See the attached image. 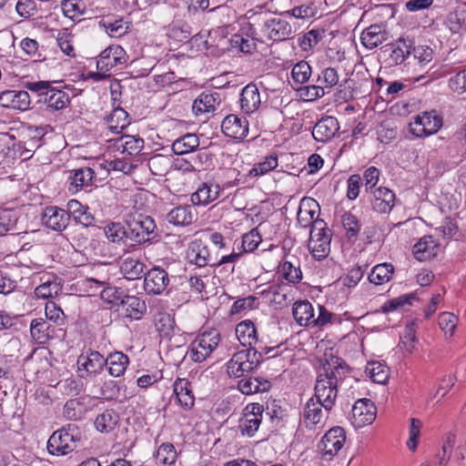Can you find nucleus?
<instances>
[{
    "mask_svg": "<svg viewBox=\"0 0 466 466\" xmlns=\"http://www.w3.org/2000/svg\"><path fill=\"white\" fill-rule=\"evenodd\" d=\"M339 125L336 117L325 116L319 120L313 127L312 136L319 142H328L339 131Z\"/></svg>",
    "mask_w": 466,
    "mask_h": 466,
    "instance_id": "nucleus-20",
    "label": "nucleus"
},
{
    "mask_svg": "<svg viewBox=\"0 0 466 466\" xmlns=\"http://www.w3.org/2000/svg\"><path fill=\"white\" fill-rule=\"evenodd\" d=\"M370 193L372 194L371 206L376 212L386 214L394 207L395 194L390 188L380 187Z\"/></svg>",
    "mask_w": 466,
    "mask_h": 466,
    "instance_id": "nucleus-19",
    "label": "nucleus"
},
{
    "mask_svg": "<svg viewBox=\"0 0 466 466\" xmlns=\"http://www.w3.org/2000/svg\"><path fill=\"white\" fill-rule=\"evenodd\" d=\"M61 291L60 283L54 280H47L35 289V295L38 299H49L57 296Z\"/></svg>",
    "mask_w": 466,
    "mask_h": 466,
    "instance_id": "nucleus-50",
    "label": "nucleus"
},
{
    "mask_svg": "<svg viewBox=\"0 0 466 466\" xmlns=\"http://www.w3.org/2000/svg\"><path fill=\"white\" fill-rule=\"evenodd\" d=\"M261 240L262 238L257 228H253L249 232L244 234V236L242 237V247L244 248V251H253L258 247Z\"/></svg>",
    "mask_w": 466,
    "mask_h": 466,
    "instance_id": "nucleus-60",
    "label": "nucleus"
},
{
    "mask_svg": "<svg viewBox=\"0 0 466 466\" xmlns=\"http://www.w3.org/2000/svg\"><path fill=\"white\" fill-rule=\"evenodd\" d=\"M366 372L373 382L380 384L385 383L390 377L389 368L377 361L370 362L366 368Z\"/></svg>",
    "mask_w": 466,
    "mask_h": 466,
    "instance_id": "nucleus-46",
    "label": "nucleus"
},
{
    "mask_svg": "<svg viewBox=\"0 0 466 466\" xmlns=\"http://www.w3.org/2000/svg\"><path fill=\"white\" fill-rule=\"evenodd\" d=\"M198 146L199 139L198 136L187 133L173 142L172 150L176 155H184L194 151Z\"/></svg>",
    "mask_w": 466,
    "mask_h": 466,
    "instance_id": "nucleus-42",
    "label": "nucleus"
},
{
    "mask_svg": "<svg viewBox=\"0 0 466 466\" xmlns=\"http://www.w3.org/2000/svg\"><path fill=\"white\" fill-rule=\"evenodd\" d=\"M157 461L161 464H172L177 458V451L171 443H163L159 446L156 454Z\"/></svg>",
    "mask_w": 466,
    "mask_h": 466,
    "instance_id": "nucleus-55",
    "label": "nucleus"
},
{
    "mask_svg": "<svg viewBox=\"0 0 466 466\" xmlns=\"http://www.w3.org/2000/svg\"><path fill=\"white\" fill-rule=\"evenodd\" d=\"M123 314L131 319H140L147 312L145 300L136 296H127L121 301Z\"/></svg>",
    "mask_w": 466,
    "mask_h": 466,
    "instance_id": "nucleus-27",
    "label": "nucleus"
},
{
    "mask_svg": "<svg viewBox=\"0 0 466 466\" xmlns=\"http://www.w3.org/2000/svg\"><path fill=\"white\" fill-rule=\"evenodd\" d=\"M71 173L73 175L69 177V190L72 193H76L79 190H89L88 188L92 187L95 175V172L92 168L83 167L73 170Z\"/></svg>",
    "mask_w": 466,
    "mask_h": 466,
    "instance_id": "nucleus-25",
    "label": "nucleus"
},
{
    "mask_svg": "<svg viewBox=\"0 0 466 466\" xmlns=\"http://www.w3.org/2000/svg\"><path fill=\"white\" fill-rule=\"evenodd\" d=\"M129 124L128 114L121 107L115 108L106 117L107 129L112 134H120Z\"/></svg>",
    "mask_w": 466,
    "mask_h": 466,
    "instance_id": "nucleus-40",
    "label": "nucleus"
},
{
    "mask_svg": "<svg viewBox=\"0 0 466 466\" xmlns=\"http://www.w3.org/2000/svg\"><path fill=\"white\" fill-rule=\"evenodd\" d=\"M450 89L458 94L466 92V69L458 72L448 81Z\"/></svg>",
    "mask_w": 466,
    "mask_h": 466,
    "instance_id": "nucleus-63",
    "label": "nucleus"
},
{
    "mask_svg": "<svg viewBox=\"0 0 466 466\" xmlns=\"http://www.w3.org/2000/svg\"><path fill=\"white\" fill-rule=\"evenodd\" d=\"M113 141V147L122 154L128 156H137L144 147V140L135 136H121L116 138H110Z\"/></svg>",
    "mask_w": 466,
    "mask_h": 466,
    "instance_id": "nucleus-24",
    "label": "nucleus"
},
{
    "mask_svg": "<svg viewBox=\"0 0 466 466\" xmlns=\"http://www.w3.org/2000/svg\"><path fill=\"white\" fill-rule=\"evenodd\" d=\"M175 321L173 318L166 312L158 313L156 319V329L162 337H169L173 333Z\"/></svg>",
    "mask_w": 466,
    "mask_h": 466,
    "instance_id": "nucleus-47",
    "label": "nucleus"
},
{
    "mask_svg": "<svg viewBox=\"0 0 466 466\" xmlns=\"http://www.w3.org/2000/svg\"><path fill=\"white\" fill-rule=\"evenodd\" d=\"M278 167V157L276 156H269L264 161L259 162L248 171L249 177H260L268 172L275 169Z\"/></svg>",
    "mask_w": 466,
    "mask_h": 466,
    "instance_id": "nucleus-51",
    "label": "nucleus"
},
{
    "mask_svg": "<svg viewBox=\"0 0 466 466\" xmlns=\"http://www.w3.org/2000/svg\"><path fill=\"white\" fill-rule=\"evenodd\" d=\"M131 23L123 17L114 15L104 16L99 21V27L103 28L110 37H120L130 30Z\"/></svg>",
    "mask_w": 466,
    "mask_h": 466,
    "instance_id": "nucleus-22",
    "label": "nucleus"
},
{
    "mask_svg": "<svg viewBox=\"0 0 466 466\" xmlns=\"http://www.w3.org/2000/svg\"><path fill=\"white\" fill-rule=\"evenodd\" d=\"M78 364L89 374H99L106 365V360L98 351H91L86 357L81 356Z\"/></svg>",
    "mask_w": 466,
    "mask_h": 466,
    "instance_id": "nucleus-38",
    "label": "nucleus"
},
{
    "mask_svg": "<svg viewBox=\"0 0 466 466\" xmlns=\"http://www.w3.org/2000/svg\"><path fill=\"white\" fill-rule=\"evenodd\" d=\"M330 234L324 220H318L312 225L308 248L312 256L320 260L329 254Z\"/></svg>",
    "mask_w": 466,
    "mask_h": 466,
    "instance_id": "nucleus-6",
    "label": "nucleus"
},
{
    "mask_svg": "<svg viewBox=\"0 0 466 466\" xmlns=\"http://www.w3.org/2000/svg\"><path fill=\"white\" fill-rule=\"evenodd\" d=\"M287 13L295 18L308 19L313 17L316 15L317 8L312 2H308L301 5L293 7Z\"/></svg>",
    "mask_w": 466,
    "mask_h": 466,
    "instance_id": "nucleus-57",
    "label": "nucleus"
},
{
    "mask_svg": "<svg viewBox=\"0 0 466 466\" xmlns=\"http://www.w3.org/2000/svg\"><path fill=\"white\" fill-rule=\"evenodd\" d=\"M127 62L126 51L120 46H109L98 56L96 61L97 70L110 71L118 65Z\"/></svg>",
    "mask_w": 466,
    "mask_h": 466,
    "instance_id": "nucleus-14",
    "label": "nucleus"
},
{
    "mask_svg": "<svg viewBox=\"0 0 466 466\" xmlns=\"http://www.w3.org/2000/svg\"><path fill=\"white\" fill-rule=\"evenodd\" d=\"M339 79V76L337 69L327 67L319 75L317 82L329 93L331 88L338 85Z\"/></svg>",
    "mask_w": 466,
    "mask_h": 466,
    "instance_id": "nucleus-49",
    "label": "nucleus"
},
{
    "mask_svg": "<svg viewBox=\"0 0 466 466\" xmlns=\"http://www.w3.org/2000/svg\"><path fill=\"white\" fill-rule=\"evenodd\" d=\"M236 335L240 344L248 348H256L258 343L257 329L251 320H244L236 327Z\"/></svg>",
    "mask_w": 466,
    "mask_h": 466,
    "instance_id": "nucleus-31",
    "label": "nucleus"
},
{
    "mask_svg": "<svg viewBox=\"0 0 466 466\" xmlns=\"http://www.w3.org/2000/svg\"><path fill=\"white\" fill-rule=\"evenodd\" d=\"M392 273L393 266L391 264H379L372 268L369 275V280L375 285H381L390 279Z\"/></svg>",
    "mask_w": 466,
    "mask_h": 466,
    "instance_id": "nucleus-45",
    "label": "nucleus"
},
{
    "mask_svg": "<svg viewBox=\"0 0 466 466\" xmlns=\"http://www.w3.org/2000/svg\"><path fill=\"white\" fill-rule=\"evenodd\" d=\"M351 413L352 425L355 428H362L374 421L377 409L370 400L360 399L354 403Z\"/></svg>",
    "mask_w": 466,
    "mask_h": 466,
    "instance_id": "nucleus-10",
    "label": "nucleus"
},
{
    "mask_svg": "<svg viewBox=\"0 0 466 466\" xmlns=\"http://www.w3.org/2000/svg\"><path fill=\"white\" fill-rule=\"evenodd\" d=\"M271 387L270 381L258 377L244 378L238 381V390L246 395L268 391Z\"/></svg>",
    "mask_w": 466,
    "mask_h": 466,
    "instance_id": "nucleus-35",
    "label": "nucleus"
},
{
    "mask_svg": "<svg viewBox=\"0 0 466 466\" xmlns=\"http://www.w3.org/2000/svg\"><path fill=\"white\" fill-rule=\"evenodd\" d=\"M47 329L48 324L46 321L43 319L32 320L30 325V333L32 338L39 344L45 343L48 339V334L46 333Z\"/></svg>",
    "mask_w": 466,
    "mask_h": 466,
    "instance_id": "nucleus-54",
    "label": "nucleus"
},
{
    "mask_svg": "<svg viewBox=\"0 0 466 466\" xmlns=\"http://www.w3.org/2000/svg\"><path fill=\"white\" fill-rule=\"evenodd\" d=\"M440 246L432 236H424L414 244L412 253L417 260L426 261L438 255Z\"/></svg>",
    "mask_w": 466,
    "mask_h": 466,
    "instance_id": "nucleus-21",
    "label": "nucleus"
},
{
    "mask_svg": "<svg viewBox=\"0 0 466 466\" xmlns=\"http://www.w3.org/2000/svg\"><path fill=\"white\" fill-rule=\"evenodd\" d=\"M106 360L108 373L116 378L123 376L129 364L128 357L121 351L110 353Z\"/></svg>",
    "mask_w": 466,
    "mask_h": 466,
    "instance_id": "nucleus-34",
    "label": "nucleus"
},
{
    "mask_svg": "<svg viewBox=\"0 0 466 466\" xmlns=\"http://www.w3.org/2000/svg\"><path fill=\"white\" fill-rule=\"evenodd\" d=\"M24 86L36 94L38 101L43 102L49 111H57L66 108L70 103V97L66 92L54 86L50 81H27Z\"/></svg>",
    "mask_w": 466,
    "mask_h": 466,
    "instance_id": "nucleus-2",
    "label": "nucleus"
},
{
    "mask_svg": "<svg viewBox=\"0 0 466 466\" xmlns=\"http://www.w3.org/2000/svg\"><path fill=\"white\" fill-rule=\"evenodd\" d=\"M457 322V317L451 312H442L439 315L440 328L445 332L446 335H453Z\"/></svg>",
    "mask_w": 466,
    "mask_h": 466,
    "instance_id": "nucleus-59",
    "label": "nucleus"
},
{
    "mask_svg": "<svg viewBox=\"0 0 466 466\" xmlns=\"http://www.w3.org/2000/svg\"><path fill=\"white\" fill-rule=\"evenodd\" d=\"M69 221V213L63 208L54 206L46 208L42 215L43 224L46 228L58 232L66 229Z\"/></svg>",
    "mask_w": 466,
    "mask_h": 466,
    "instance_id": "nucleus-15",
    "label": "nucleus"
},
{
    "mask_svg": "<svg viewBox=\"0 0 466 466\" xmlns=\"http://www.w3.org/2000/svg\"><path fill=\"white\" fill-rule=\"evenodd\" d=\"M311 75V67L306 61L297 63L292 70L291 76L296 84L302 85L306 83Z\"/></svg>",
    "mask_w": 466,
    "mask_h": 466,
    "instance_id": "nucleus-53",
    "label": "nucleus"
},
{
    "mask_svg": "<svg viewBox=\"0 0 466 466\" xmlns=\"http://www.w3.org/2000/svg\"><path fill=\"white\" fill-rule=\"evenodd\" d=\"M342 226L346 230L348 238H356L360 231V225L357 218L351 213H345L342 216Z\"/></svg>",
    "mask_w": 466,
    "mask_h": 466,
    "instance_id": "nucleus-56",
    "label": "nucleus"
},
{
    "mask_svg": "<svg viewBox=\"0 0 466 466\" xmlns=\"http://www.w3.org/2000/svg\"><path fill=\"white\" fill-rule=\"evenodd\" d=\"M79 441L77 427L68 424L50 436L47 441V451L52 455H66L76 449V442Z\"/></svg>",
    "mask_w": 466,
    "mask_h": 466,
    "instance_id": "nucleus-4",
    "label": "nucleus"
},
{
    "mask_svg": "<svg viewBox=\"0 0 466 466\" xmlns=\"http://www.w3.org/2000/svg\"><path fill=\"white\" fill-rule=\"evenodd\" d=\"M0 106L25 111L29 108L30 96L25 90H5L0 93Z\"/></svg>",
    "mask_w": 466,
    "mask_h": 466,
    "instance_id": "nucleus-18",
    "label": "nucleus"
},
{
    "mask_svg": "<svg viewBox=\"0 0 466 466\" xmlns=\"http://www.w3.org/2000/svg\"><path fill=\"white\" fill-rule=\"evenodd\" d=\"M314 308L308 300L296 301L292 307V314L296 322L302 327L311 326Z\"/></svg>",
    "mask_w": 466,
    "mask_h": 466,
    "instance_id": "nucleus-33",
    "label": "nucleus"
},
{
    "mask_svg": "<svg viewBox=\"0 0 466 466\" xmlns=\"http://www.w3.org/2000/svg\"><path fill=\"white\" fill-rule=\"evenodd\" d=\"M219 103L220 97L218 93L203 92L195 99L192 110L197 116L199 114L210 113L216 109Z\"/></svg>",
    "mask_w": 466,
    "mask_h": 466,
    "instance_id": "nucleus-29",
    "label": "nucleus"
},
{
    "mask_svg": "<svg viewBox=\"0 0 466 466\" xmlns=\"http://www.w3.org/2000/svg\"><path fill=\"white\" fill-rule=\"evenodd\" d=\"M220 193V187L218 184H201L198 189L191 195L193 205L207 206L216 200Z\"/></svg>",
    "mask_w": 466,
    "mask_h": 466,
    "instance_id": "nucleus-28",
    "label": "nucleus"
},
{
    "mask_svg": "<svg viewBox=\"0 0 466 466\" xmlns=\"http://www.w3.org/2000/svg\"><path fill=\"white\" fill-rule=\"evenodd\" d=\"M15 9L21 17L29 18L37 12V0H18Z\"/></svg>",
    "mask_w": 466,
    "mask_h": 466,
    "instance_id": "nucleus-61",
    "label": "nucleus"
},
{
    "mask_svg": "<svg viewBox=\"0 0 466 466\" xmlns=\"http://www.w3.org/2000/svg\"><path fill=\"white\" fill-rule=\"evenodd\" d=\"M195 217L196 214L193 212L192 208L188 205H186L172 208L167 214L166 218L168 223L174 226L186 227L193 222Z\"/></svg>",
    "mask_w": 466,
    "mask_h": 466,
    "instance_id": "nucleus-30",
    "label": "nucleus"
},
{
    "mask_svg": "<svg viewBox=\"0 0 466 466\" xmlns=\"http://www.w3.org/2000/svg\"><path fill=\"white\" fill-rule=\"evenodd\" d=\"M231 43L233 47H238L241 52L246 54L252 53L257 47L253 38L241 35H234Z\"/></svg>",
    "mask_w": 466,
    "mask_h": 466,
    "instance_id": "nucleus-62",
    "label": "nucleus"
},
{
    "mask_svg": "<svg viewBox=\"0 0 466 466\" xmlns=\"http://www.w3.org/2000/svg\"><path fill=\"white\" fill-rule=\"evenodd\" d=\"M350 368L341 358L326 352L321 360V369L315 383L314 399L322 403L323 409L329 413L333 408L338 388L350 377Z\"/></svg>",
    "mask_w": 466,
    "mask_h": 466,
    "instance_id": "nucleus-1",
    "label": "nucleus"
},
{
    "mask_svg": "<svg viewBox=\"0 0 466 466\" xmlns=\"http://www.w3.org/2000/svg\"><path fill=\"white\" fill-rule=\"evenodd\" d=\"M388 33L383 25L374 24L365 28L360 35L361 44L368 49H373L387 41Z\"/></svg>",
    "mask_w": 466,
    "mask_h": 466,
    "instance_id": "nucleus-23",
    "label": "nucleus"
},
{
    "mask_svg": "<svg viewBox=\"0 0 466 466\" xmlns=\"http://www.w3.org/2000/svg\"><path fill=\"white\" fill-rule=\"evenodd\" d=\"M222 132L234 139H243L248 134V122L237 115L227 116L221 123Z\"/></svg>",
    "mask_w": 466,
    "mask_h": 466,
    "instance_id": "nucleus-17",
    "label": "nucleus"
},
{
    "mask_svg": "<svg viewBox=\"0 0 466 466\" xmlns=\"http://www.w3.org/2000/svg\"><path fill=\"white\" fill-rule=\"evenodd\" d=\"M219 341L220 334L217 330L203 332L190 343L187 354L192 361L200 363L210 356Z\"/></svg>",
    "mask_w": 466,
    "mask_h": 466,
    "instance_id": "nucleus-5",
    "label": "nucleus"
},
{
    "mask_svg": "<svg viewBox=\"0 0 466 466\" xmlns=\"http://www.w3.org/2000/svg\"><path fill=\"white\" fill-rule=\"evenodd\" d=\"M292 32L291 25L279 17L265 21L261 27L262 36L273 41L286 40L291 35Z\"/></svg>",
    "mask_w": 466,
    "mask_h": 466,
    "instance_id": "nucleus-11",
    "label": "nucleus"
},
{
    "mask_svg": "<svg viewBox=\"0 0 466 466\" xmlns=\"http://www.w3.org/2000/svg\"><path fill=\"white\" fill-rule=\"evenodd\" d=\"M323 37V31L312 29L306 33L299 39V46L303 50H309L314 47Z\"/></svg>",
    "mask_w": 466,
    "mask_h": 466,
    "instance_id": "nucleus-58",
    "label": "nucleus"
},
{
    "mask_svg": "<svg viewBox=\"0 0 466 466\" xmlns=\"http://www.w3.org/2000/svg\"><path fill=\"white\" fill-rule=\"evenodd\" d=\"M174 392L181 407L189 410L194 405V395L190 383L186 379H177L174 383Z\"/></svg>",
    "mask_w": 466,
    "mask_h": 466,
    "instance_id": "nucleus-39",
    "label": "nucleus"
},
{
    "mask_svg": "<svg viewBox=\"0 0 466 466\" xmlns=\"http://www.w3.org/2000/svg\"><path fill=\"white\" fill-rule=\"evenodd\" d=\"M264 408L259 403H249L246 406L243 417L239 420L238 429L242 435L252 437L258 431L262 421Z\"/></svg>",
    "mask_w": 466,
    "mask_h": 466,
    "instance_id": "nucleus-9",
    "label": "nucleus"
},
{
    "mask_svg": "<svg viewBox=\"0 0 466 466\" xmlns=\"http://www.w3.org/2000/svg\"><path fill=\"white\" fill-rule=\"evenodd\" d=\"M57 44L64 54L68 56H75V49L73 46V35L67 28L57 31Z\"/></svg>",
    "mask_w": 466,
    "mask_h": 466,
    "instance_id": "nucleus-48",
    "label": "nucleus"
},
{
    "mask_svg": "<svg viewBox=\"0 0 466 466\" xmlns=\"http://www.w3.org/2000/svg\"><path fill=\"white\" fill-rule=\"evenodd\" d=\"M390 49V61L395 65L402 64L411 55L412 41L399 38L396 42L389 45Z\"/></svg>",
    "mask_w": 466,
    "mask_h": 466,
    "instance_id": "nucleus-36",
    "label": "nucleus"
},
{
    "mask_svg": "<svg viewBox=\"0 0 466 466\" xmlns=\"http://www.w3.org/2000/svg\"><path fill=\"white\" fill-rule=\"evenodd\" d=\"M148 166L154 174L161 175V173L167 171L169 166V159L163 155H157L149 159Z\"/></svg>",
    "mask_w": 466,
    "mask_h": 466,
    "instance_id": "nucleus-64",
    "label": "nucleus"
},
{
    "mask_svg": "<svg viewBox=\"0 0 466 466\" xmlns=\"http://www.w3.org/2000/svg\"><path fill=\"white\" fill-rule=\"evenodd\" d=\"M168 274L163 268L155 267L145 275L144 289L148 294H161L168 286Z\"/></svg>",
    "mask_w": 466,
    "mask_h": 466,
    "instance_id": "nucleus-16",
    "label": "nucleus"
},
{
    "mask_svg": "<svg viewBox=\"0 0 466 466\" xmlns=\"http://www.w3.org/2000/svg\"><path fill=\"white\" fill-rule=\"evenodd\" d=\"M145 265L139 259L127 257L123 259L120 270L127 279H137L144 272Z\"/></svg>",
    "mask_w": 466,
    "mask_h": 466,
    "instance_id": "nucleus-43",
    "label": "nucleus"
},
{
    "mask_svg": "<svg viewBox=\"0 0 466 466\" xmlns=\"http://www.w3.org/2000/svg\"><path fill=\"white\" fill-rule=\"evenodd\" d=\"M263 360V352L257 348H246L236 352L227 363L230 377L240 378L253 371Z\"/></svg>",
    "mask_w": 466,
    "mask_h": 466,
    "instance_id": "nucleus-3",
    "label": "nucleus"
},
{
    "mask_svg": "<svg viewBox=\"0 0 466 466\" xmlns=\"http://www.w3.org/2000/svg\"><path fill=\"white\" fill-rule=\"evenodd\" d=\"M261 104L258 88L254 84L247 85L240 95V107L246 114L257 111Z\"/></svg>",
    "mask_w": 466,
    "mask_h": 466,
    "instance_id": "nucleus-26",
    "label": "nucleus"
},
{
    "mask_svg": "<svg viewBox=\"0 0 466 466\" xmlns=\"http://www.w3.org/2000/svg\"><path fill=\"white\" fill-rule=\"evenodd\" d=\"M345 440L344 430L340 427H333L322 437L319 449L324 456L332 458L341 450Z\"/></svg>",
    "mask_w": 466,
    "mask_h": 466,
    "instance_id": "nucleus-13",
    "label": "nucleus"
},
{
    "mask_svg": "<svg viewBox=\"0 0 466 466\" xmlns=\"http://www.w3.org/2000/svg\"><path fill=\"white\" fill-rule=\"evenodd\" d=\"M441 126L442 118L436 111L423 112L415 116L410 124V130L412 135L421 137L437 133Z\"/></svg>",
    "mask_w": 466,
    "mask_h": 466,
    "instance_id": "nucleus-8",
    "label": "nucleus"
},
{
    "mask_svg": "<svg viewBox=\"0 0 466 466\" xmlns=\"http://www.w3.org/2000/svg\"><path fill=\"white\" fill-rule=\"evenodd\" d=\"M316 208H319L318 203H316L314 200H303L300 204V207L298 211V223L302 228H308L310 226V228H312V225L318 220V210Z\"/></svg>",
    "mask_w": 466,
    "mask_h": 466,
    "instance_id": "nucleus-32",
    "label": "nucleus"
},
{
    "mask_svg": "<svg viewBox=\"0 0 466 466\" xmlns=\"http://www.w3.org/2000/svg\"><path fill=\"white\" fill-rule=\"evenodd\" d=\"M186 258L190 264H194L198 268L205 267L209 264V251L206 246L200 242H193L187 250Z\"/></svg>",
    "mask_w": 466,
    "mask_h": 466,
    "instance_id": "nucleus-37",
    "label": "nucleus"
},
{
    "mask_svg": "<svg viewBox=\"0 0 466 466\" xmlns=\"http://www.w3.org/2000/svg\"><path fill=\"white\" fill-rule=\"evenodd\" d=\"M119 421V415L114 410H106L98 414L95 420V427L101 433L114 431Z\"/></svg>",
    "mask_w": 466,
    "mask_h": 466,
    "instance_id": "nucleus-41",
    "label": "nucleus"
},
{
    "mask_svg": "<svg viewBox=\"0 0 466 466\" xmlns=\"http://www.w3.org/2000/svg\"><path fill=\"white\" fill-rule=\"evenodd\" d=\"M128 238L142 244L157 237V226L154 219L143 214L134 216L127 221Z\"/></svg>",
    "mask_w": 466,
    "mask_h": 466,
    "instance_id": "nucleus-7",
    "label": "nucleus"
},
{
    "mask_svg": "<svg viewBox=\"0 0 466 466\" xmlns=\"http://www.w3.org/2000/svg\"><path fill=\"white\" fill-rule=\"evenodd\" d=\"M416 63L423 67L433 58V50L427 46H411V55Z\"/></svg>",
    "mask_w": 466,
    "mask_h": 466,
    "instance_id": "nucleus-52",
    "label": "nucleus"
},
{
    "mask_svg": "<svg viewBox=\"0 0 466 466\" xmlns=\"http://www.w3.org/2000/svg\"><path fill=\"white\" fill-rule=\"evenodd\" d=\"M104 233L106 238L116 244H120L126 238H128V228L119 222H111L104 227Z\"/></svg>",
    "mask_w": 466,
    "mask_h": 466,
    "instance_id": "nucleus-44",
    "label": "nucleus"
},
{
    "mask_svg": "<svg viewBox=\"0 0 466 466\" xmlns=\"http://www.w3.org/2000/svg\"><path fill=\"white\" fill-rule=\"evenodd\" d=\"M328 415L329 413L323 409L322 403L311 397L303 407L302 421L306 428L314 430L317 426L324 424L325 418Z\"/></svg>",
    "mask_w": 466,
    "mask_h": 466,
    "instance_id": "nucleus-12",
    "label": "nucleus"
}]
</instances>
